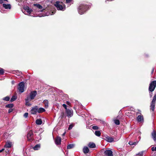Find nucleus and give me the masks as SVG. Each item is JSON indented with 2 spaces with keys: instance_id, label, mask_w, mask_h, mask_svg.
Here are the masks:
<instances>
[{
  "instance_id": "obj_1",
  "label": "nucleus",
  "mask_w": 156,
  "mask_h": 156,
  "mask_svg": "<svg viewBox=\"0 0 156 156\" xmlns=\"http://www.w3.org/2000/svg\"><path fill=\"white\" fill-rule=\"evenodd\" d=\"M88 9V6L85 4H81L78 8V12L80 15L83 14Z\"/></svg>"
},
{
  "instance_id": "obj_2",
  "label": "nucleus",
  "mask_w": 156,
  "mask_h": 156,
  "mask_svg": "<svg viewBox=\"0 0 156 156\" xmlns=\"http://www.w3.org/2000/svg\"><path fill=\"white\" fill-rule=\"evenodd\" d=\"M156 87V81L154 80L151 82L149 84L148 91L150 92L153 91Z\"/></svg>"
},
{
  "instance_id": "obj_3",
  "label": "nucleus",
  "mask_w": 156,
  "mask_h": 156,
  "mask_svg": "<svg viewBox=\"0 0 156 156\" xmlns=\"http://www.w3.org/2000/svg\"><path fill=\"white\" fill-rule=\"evenodd\" d=\"M61 2L59 1H57L55 4V5L57 8L58 10L64 11L65 9V7H63L61 4Z\"/></svg>"
},
{
  "instance_id": "obj_4",
  "label": "nucleus",
  "mask_w": 156,
  "mask_h": 156,
  "mask_svg": "<svg viewBox=\"0 0 156 156\" xmlns=\"http://www.w3.org/2000/svg\"><path fill=\"white\" fill-rule=\"evenodd\" d=\"M24 84L23 82L20 83L18 84V89L19 91L21 93H23L24 91Z\"/></svg>"
},
{
  "instance_id": "obj_5",
  "label": "nucleus",
  "mask_w": 156,
  "mask_h": 156,
  "mask_svg": "<svg viewBox=\"0 0 156 156\" xmlns=\"http://www.w3.org/2000/svg\"><path fill=\"white\" fill-rule=\"evenodd\" d=\"M37 94L36 91L34 90L31 92L30 95L27 97L29 99L32 100L34 99Z\"/></svg>"
},
{
  "instance_id": "obj_6",
  "label": "nucleus",
  "mask_w": 156,
  "mask_h": 156,
  "mask_svg": "<svg viewBox=\"0 0 156 156\" xmlns=\"http://www.w3.org/2000/svg\"><path fill=\"white\" fill-rule=\"evenodd\" d=\"M38 106H34L32 108L30 112L31 114L36 115L38 113Z\"/></svg>"
},
{
  "instance_id": "obj_7",
  "label": "nucleus",
  "mask_w": 156,
  "mask_h": 156,
  "mask_svg": "<svg viewBox=\"0 0 156 156\" xmlns=\"http://www.w3.org/2000/svg\"><path fill=\"white\" fill-rule=\"evenodd\" d=\"M24 13L27 15H30L32 11V10L31 9H30L27 6L24 7Z\"/></svg>"
},
{
  "instance_id": "obj_8",
  "label": "nucleus",
  "mask_w": 156,
  "mask_h": 156,
  "mask_svg": "<svg viewBox=\"0 0 156 156\" xmlns=\"http://www.w3.org/2000/svg\"><path fill=\"white\" fill-rule=\"evenodd\" d=\"M105 156H113V152L110 150H107L104 151Z\"/></svg>"
},
{
  "instance_id": "obj_9",
  "label": "nucleus",
  "mask_w": 156,
  "mask_h": 156,
  "mask_svg": "<svg viewBox=\"0 0 156 156\" xmlns=\"http://www.w3.org/2000/svg\"><path fill=\"white\" fill-rule=\"evenodd\" d=\"M33 134L31 130L27 134V137L28 140L31 141L32 140Z\"/></svg>"
},
{
  "instance_id": "obj_10",
  "label": "nucleus",
  "mask_w": 156,
  "mask_h": 156,
  "mask_svg": "<svg viewBox=\"0 0 156 156\" xmlns=\"http://www.w3.org/2000/svg\"><path fill=\"white\" fill-rule=\"evenodd\" d=\"M66 112L67 114V116L69 117H70L73 115V112L72 110H70L69 109H66Z\"/></svg>"
},
{
  "instance_id": "obj_11",
  "label": "nucleus",
  "mask_w": 156,
  "mask_h": 156,
  "mask_svg": "<svg viewBox=\"0 0 156 156\" xmlns=\"http://www.w3.org/2000/svg\"><path fill=\"white\" fill-rule=\"evenodd\" d=\"M61 139L60 137H57L55 140V142L56 144L59 145L61 144Z\"/></svg>"
},
{
  "instance_id": "obj_12",
  "label": "nucleus",
  "mask_w": 156,
  "mask_h": 156,
  "mask_svg": "<svg viewBox=\"0 0 156 156\" xmlns=\"http://www.w3.org/2000/svg\"><path fill=\"white\" fill-rule=\"evenodd\" d=\"M12 143L10 141H7L6 142L4 146L5 148H10L12 147Z\"/></svg>"
},
{
  "instance_id": "obj_13",
  "label": "nucleus",
  "mask_w": 156,
  "mask_h": 156,
  "mask_svg": "<svg viewBox=\"0 0 156 156\" xmlns=\"http://www.w3.org/2000/svg\"><path fill=\"white\" fill-rule=\"evenodd\" d=\"M151 136L154 140L155 141L156 140V131L153 130L151 133Z\"/></svg>"
},
{
  "instance_id": "obj_14",
  "label": "nucleus",
  "mask_w": 156,
  "mask_h": 156,
  "mask_svg": "<svg viewBox=\"0 0 156 156\" xmlns=\"http://www.w3.org/2000/svg\"><path fill=\"white\" fill-rule=\"evenodd\" d=\"M3 6L5 9H11V5L10 4H3L2 5Z\"/></svg>"
},
{
  "instance_id": "obj_15",
  "label": "nucleus",
  "mask_w": 156,
  "mask_h": 156,
  "mask_svg": "<svg viewBox=\"0 0 156 156\" xmlns=\"http://www.w3.org/2000/svg\"><path fill=\"white\" fill-rule=\"evenodd\" d=\"M106 140L109 142H111L113 141V138L109 136H107L105 137Z\"/></svg>"
},
{
  "instance_id": "obj_16",
  "label": "nucleus",
  "mask_w": 156,
  "mask_h": 156,
  "mask_svg": "<svg viewBox=\"0 0 156 156\" xmlns=\"http://www.w3.org/2000/svg\"><path fill=\"white\" fill-rule=\"evenodd\" d=\"M88 146L90 148H94L96 147L95 144L92 142L89 143L88 144Z\"/></svg>"
},
{
  "instance_id": "obj_17",
  "label": "nucleus",
  "mask_w": 156,
  "mask_h": 156,
  "mask_svg": "<svg viewBox=\"0 0 156 156\" xmlns=\"http://www.w3.org/2000/svg\"><path fill=\"white\" fill-rule=\"evenodd\" d=\"M137 120L138 122H142L143 121V117L142 115H139L137 118Z\"/></svg>"
},
{
  "instance_id": "obj_18",
  "label": "nucleus",
  "mask_w": 156,
  "mask_h": 156,
  "mask_svg": "<svg viewBox=\"0 0 156 156\" xmlns=\"http://www.w3.org/2000/svg\"><path fill=\"white\" fill-rule=\"evenodd\" d=\"M89 150L88 147H84L83 149V151L84 153L87 154L88 153Z\"/></svg>"
},
{
  "instance_id": "obj_19",
  "label": "nucleus",
  "mask_w": 156,
  "mask_h": 156,
  "mask_svg": "<svg viewBox=\"0 0 156 156\" xmlns=\"http://www.w3.org/2000/svg\"><path fill=\"white\" fill-rule=\"evenodd\" d=\"M38 113H41L45 111V109L43 108H38Z\"/></svg>"
},
{
  "instance_id": "obj_20",
  "label": "nucleus",
  "mask_w": 156,
  "mask_h": 156,
  "mask_svg": "<svg viewBox=\"0 0 156 156\" xmlns=\"http://www.w3.org/2000/svg\"><path fill=\"white\" fill-rule=\"evenodd\" d=\"M43 103L44 105V107L45 108H47L48 106V101L47 100H44Z\"/></svg>"
},
{
  "instance_id": "obj_21",
  "label": "nucleus",
  "mask_w": 156,
  "mask_h": 156,
  "mask_svg": "<svg viewBox=\"0 0 156 156\" xmlns=\"http://www.w3.org/2000/svg\"><path fill=\"white\" fill-rule=\"evenodd\" d=\"M42 121L41 119H37L36 121V123L38 125H40L42 123Z\"/></svg>"
},
{
  "instance_id": "obj_22",
  "label": "nucleus",
  "mask_w": 156,
  "mask_h": 156,
  "mask_svg": "<svg viewBox=\"0 0 156 156\" xmlns=\"http://www.w3.org/2000/svg\"><path fill=\"white\" fill-rule=\"evenodd\" d=\"M30 99H29L27 98V97L25 99L26 101V105H27L30 106L31 105V104L29 102V101H31Z\"/></svg>"
},
{
  "instance_id": "obj_23",
  "label": "nucleus",
  "mask_w": 156,
  "mask_h": 156,
  "mask_svg": "<svg viewBox=\"0 0 156 156\" xmlns=\"http://www.w3.org/2000/svg\"><path fill=\"white\" fill-rule=\"evenodd\" d=\"M155 103H153L152 102H151V109L153 111H154V109Z\"/></svg>"
},
{
  "instance_id": "obj_24",
  "label": "nucleus",
  "mask_w": 156,
  "mask_h": 156,
  "mask_svg": "<svg viewBox=\"0 0 156 156\" xmlns=\"http://www.w3.org/2000/svg\"><path fill=\"white\" fill-rule=\"evenodd\" d=\"M40 146L39 144H37L33 147V149L35 150H37L39 149Z\"/></svg>"
},
{
  "instance_id": "obj_25",
  "label": "nucleus",
  "mask_w": 156,
  "mask_h": 156,
  "mask_svg": "<svg viewBox=\"0 0 156 156\" xmlns=\"http://www.w3.org/2000/svg\"><path fill=\"white\" fill-rule=\"evenodd\" d=\"M145 152H146L145 151H143L141 152H139L136 155H137L139 156H143V155H144V153H145Z\"/></svg>"
},
{
  "instance_id": "obj_26",
  "label": "nucleus",
  "mask_w": 156,
  "mask_h": 156,
  "mask_svg": "<svg viewBox=\"0 0 156 156\" xmlns=\"http://www.w3.org/2000/svg\"><path fill=\"white\" fill-rule=\"evenodd\" d=\"M74 144H69L68 145L67 148L68 149H70L73 148L74 147Z\"/></svg>"
},
{
  "instance_id": "obj_27",
  "label": "nucleus",
  "mask_w": 156,
  "mask_h": 156,
  "mask_svg": "<svg viewBox=\"0 0 156 156\" xmlns=\"http://www.w3.org/2000/svg\"><path fill=\"white\" fill-rule=\"evenodd\" d=\"M95 134L96 136H101V133L99 131H95Z\"/></svg>"
},
{
  "instance_id": "obj_28",
  "label": "nucleus",
  "mask_w": 156,
  "mask_h": 156,
  "mask_svg": "<svg viewBox=\"0 0 156 156\" xmlns=\"http://www.w3.org/2000/svg\"><path fill=\"white\" fill-rule=\"evenodd\" d=\"M16 96H13L12 97L11 99H10V101L11 102L13 101H14L16 99Z\"/></svg>"
},
{
  "instance_id": "obj_29",
  "label": "nucleus",
  "mask_w": 156,
  "mask_h": 156,
  "mask_svg": "<svg viewBox=\"0 0 156 156\" xmlns=\"http://www.w3.org/2000/svg\"><path fill=\"white\" fill-rule=\"evenodd\" d=\"M34 5L39 9H42V6L39 4H34Z\"/></svg>"
},
{
  "instance_id": "obj_30",
  "label": "nucleus",
  "mask_w": 156,
  "mask_h": 156,
  "mask_svg": "<svg viewBox=\"0 0 156 156\" xmlns=\"http://www.w3.org/2000/svg\"><path fill=\"white\" fill-rule=\"evenodd\" d=\"M156 100V94L154 95L153 98L151 101V102L153 103H155V101Z\"/></svg>"
},
{
  "instance_id": "obj_31",
  "label": "nucleus",
  "mask_w": 156,
  "mask_h": 156,
  "mask_svg": "<svg viewBox=\"0 0 156 156\" xmlns=\"http://www.w3.org/2000/svg\"><path fill=\"white\" fill-rule=\"evenodd\" d=\"M6 106L7 108H11L13 107V104H9L6 105Z\"/></svg>"
},
{
  "instance_id": "obj_32",
  "label": "nucleus",
  "mask_w": 156,
  "mask_h": 156,
  "mask_svg": "<svg viewBox=\"0 0 156 156\" xmlns=\"http://www.w3.org/2000/svg\"><path fill=\"white\" fill-rule=\"evenodd\" d=\"M114 122L116 125H119L120 124L119 121L118 119L114 120Z\"/></svg>"
},
{
  "instance_id": "obj_33",
  "label": "nucleus",
  "mask_w": 156,
  "mask_h": 156,
  "mask_svg": "<svg viewBox=\"0 0 156 156\" xmlns=\"http://www.w3.org/2000/svg\"><path fill=\"white\" fill-rule=\"evenodd\" d=\"M9 99H10V98L9 97L6 96V97H5L3 99V100H5V101H8L9 100Z\"/></svg>"
},
{
  "instance_id": "obj_34",
  "label": "nucleus",
  "mask_w": 156,
  "mask_h": 156,
  "mask_svg": "<svg viewBox=\"0 0 156 156\" xmlns=\"http://www.w3.org/2000/svg\"><path fill=\"white\" fill-rule=\"evenodd\" d=\"M129 144L131 145H136V143L135 142H133L132 141H129Z\"/></svg>"
},
{
  "instance_id": "obj_35",
  "label": "nucleus",
  "mask_w": 156,
  "mask_h": 156,
  "mask_svg": "<svg viewBox=\"0 0 156 156\" xmlns=\"http://www.w3.org/2000/svg\"><path fill=\"white\" fill-rule=\"evenodd\" d=\"M4 73V71L3 69L0 68V74L2 75Z\"/></svg>"
},
{
  "instance_id": "obj_36",
  "label": "nucleus",
  "mask_w": 156,
  "mask_h": 156,
  "mask_svg": "<svg viewBox=\"0 0 156 156\" xmlns=\"http://www.w3.org/2000/svg\"><path fill=\"white\" fill-rule=\"evenodd\" d=\"M73 126H74V125L72 124H71L69 126V127H68V129L70 130V129H71L73 127Z\"/></svg>"
},
{
  "instance_id": "obj_37",
  "label": "nucleus",
  "mask_w": 156,
  "mask_h": 156,
  "mask_svg": "<svg viewBox=\"0 0 156 156\" xmlns=\"http://www.w3.org/2000/svg\"><path fill=\"white\" fill-rule=\"evenodd\" d=\"M16 73L18 76H20L21 74L22 73L19 71H16Z\"/></svg>"
},
{
  "instance_id": "obj_38",
  "label": "nucleus",
  "mask_w": 156,
  "mask_h": 156,
  "mask_svg": "<svg viewBox=\"0 0 156 156\" xmlns=\"http://www.w3.org/2000/svg\"><path fill=\"white\" fill-rule=\"evenodd\" d=\"M92 129L94 130H96L98 129H99V128L97 126H93Z\"/></svg>"
},
{
  "instance_id": "obj_39",
  "label": "nucleus",
  "mask_w": 156,
  "mask_h": 156,
  "mask_svg": "<svg viewBox=\"0 0 156 156\" xmlns=\"http://www.w3.org/2000/svg\"><path fill=\"white\" fill-rule=\"evenodd\" d=\"M28 113L27 112H26V113H24L23 116H24V117H25V118H27L28 116Z\"/></svg>"
},
{
  "instance_id": "obj_40",
  "label": "nucleus",
  "mask_w": 156,
  "mask_h": 156,
  "mask_svg": "<svg viewBox=\"0 0 156 156\" xmlns=\"http://www.w3.org/2000/svg\"><path fill=\"white\" fill-rule=\"evenodd\" d=\"M149 95L150 98H151L153 95V93L152 92H150L149 91Z\"/></svg>"
},
{
  "instance_id": "obj_41",
  "label": "nucleus",
  "mask_w": 156,
  "mask_h": 156,
  "mask_svg": "<svg viewBox=\"0 0 156 156\" xmlns=\"http://www.w3.org/2000/svg\"><path fill=\"white\" fill-rule=\"evenodd\" d=\"M151 150L153 151H156V147H153L151 148Z\"/></svg>"
},
{
  "instance_id": "obj_42",
  "label": "nucleus",
  "mask_w": 156,
  "mask_h": 156,
  "mask_svg": "<svg viewBox=\"0 0 156 156\" xmlns=\"http://www.w3.org/2000/svg\"><path fill=\"white\" fill-rule=\"evenodd\" d=\"M62 106L64 108L66 109H66H67V106L65 104H63L62 105Z\"/></svg>"
},
{
  "instance_id": "obj_43",
  "label": "nucleus",
  "mask_w": 156,
  "mask_h": 156,
  "mask_svg": "<svg viewBox=\"0 0 156 156\" xmlns=\"http://www.w3.org/2000/svg\"><path fill=\"white\" fill-rule=\"evenodd\" d=\"M13 110L12 109V108H10L9 109V111H8V112L9 113H10L11 112H12V111Z\"/></svg>"
},
{
  "instance_id": "obj_44",
  "label": "nucleus",
  "mask_w": 156,
  "mask_h": 156,
  "mask_svg": "<svg viewBox=\"0 0 156 156\" xmlns=\"http://www.w3.org/2000/svg\"><path fill=\"white\" fill-rule=\"evenodd\" d=\"M71 1V0H66V2L67 3H69Z\"/></svg>"
},
{
  "instance_id": "obj_45",
  "label": "nucleus",
  "mask_w": 156,
  "mask_h": 156,
  "mask_svg": "<svg viewBox=\"0 0 156 156\" xmlns=\"http://www.w3.org/2000/svg\"><path fill=\"white\" fill-rule=\"evenodd\" d=\"M66 103L67 105H70V102L68 101H67L66 102Z\"/></svg>"
},
{
  "instance_id": "obj_46",
  "label": "nucleus",
  "mask_w": 156,
  "mask_h": 156,
  "mask_svg": "<svg viewBox=\"0 0 156 156\" xmlns=\"http://www.w3.org/2000/svg\"><path fill=\"white\" fill-rule=\"evenodd\" d=\"M4 150V149L2 148L1 150H0V153L2 152Z\"/></svg>"
},
{
  "instance_id": "obj_47",
  "label": "nucleus",
  "mask_w": 156,
  "mask_h": 156,
  "mask_svg": "<svg viewBox=\"0 0 156 156\" xmlns=\"http://www.w3.org/2000/svg\"><path fill=\"white\" fill-rule=\"evenodd\" d=\"M154 72V69H152L151 72V74H153V73Z\"/></svg>"
},
{
  "instance_id": "obj_48",
  "label": "nucleus",
  "mask_w": 156,
  "mask_h": 156,
  "mask_svg": "<svg viewBox=\"0 0 156 156\" xmlns=\"http://www.w3.org/2000/svg\"><path fill=\"white\" fill-rule=\"evenodd\" d=\"M3 0H0V3L2 4L3 2Z\"/></svg>"
},
{
  "instance_id": "obj_49",
  "label": "nucleus",
  "mask_w": 156,
  "mask_h": 156,
  "mask_svg": "<svg viewBox=\"0 0 156 156\" xmlns=\"http://www.w3.org/2000/svg\"><path fill=\"white\" fill-rule=\"evenodd\" d=\"M64 112H62L61 113V115H62V116H63V115H64Z\"/></svg>"
},
{
  "instance_id": "obj_50",
  "label": "nucleus",
  "mask_w": 156,
  "mask_h": 156,
  "mask_svg": "<svg viewBox=\"0 0 156 156\" xmlns=\"http://www.w3.org/2000/svg\"><path fill=\"white\" fill-rule=\"evenodd\" d=\"M65 133H63V134H62V135H63V136H64V135H65Z\"/></svg>"
},
{
  "instance_id": "obj_51",
  "label": "nucleus",
  "mask_w": 156,
  "mask_h": 156,
  "mask_svg": "<svg viewBox=\"0 0 156 156\" xmlns=\"http://www.w3.org/2000/svg\"><path fill=\"white\" fill-rule=\"evenodd\" d=\"M4 1H6L7 2H8L7 0H3Z\"/></svg>"
},
{
  "instance_id": "obj_52",
  "label": "nucleus",
  "mask_w": 156,
  "mask_h": 156,
  "mask_svg": "<svg viewBox=\"0 0 156 156\" xmlns=\"http://www.w3.org/2000/svg\"><path fill=\"white\" fill-rule=\"evenodd\" d=\"M12 83H13H13H14V82H13V81H12Z\"/></svg>"
}]
</instances>
